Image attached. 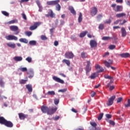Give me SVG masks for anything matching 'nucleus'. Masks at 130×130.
Returning <instances> with one entry per match:
<instances>
[{
	"instance_id": "f257e3e1",
	"label": "nucleus",
	"mask_w": 130,
	"mask_h": 130,
	"mask_svg": "<svg viewBox=\"0 0 130 130\" xmlns=\"http://www.w3.org/2000/svg\"><path fill=\"white\" fill-rule=\"evenodd\" d=\"M111 7L112 8L113 11L116 12H122V10H123L122 6L117 5L115 4H112Z\"/></svg>"
},
{
	"instance_id": "f03ea898",
	"label": "nucleus",
	"mask_w": 130,
	"mask_h": 130,
	"mask_svg": "<svg viewBox=\"0 0 130 130\" xmlns=\"http://www.w3.org/2000/svg\"><path fill=\"white\" fill-rule=\"evenodd\" d=\"M58 3H59V0L47 1L46 5L47 6H55V5H57Z\"/></svg>"
},
{
	"instance_id": "7ed1b4c3",
	"label": "nucleus",
	"mask_w": 130,
	"mask_h": 130,
	"mask_svg": "<svg viewBox=\"0 0 130 130\" xmlns=\"http://www.w3.org/2000/svg\"><path fill=\"white\" fill-rule=\"evenodd\" d=\"M40 25H41V22H35L32 26L29 27V30H31V31H33V30L37 29V27H38V26H40Z\"/></svg>"
},
{
	"instance_id": "20e7f679",
	"label": "nucleus",
	"mask_w": 130,
	"mask_h": 130,
	"mask_svg": "<svg viewBox=\"0 0 130 130\" xmlns=\"http://www.w3.org/2000/svg\"><path fill=\"white\" fill-rule=\"evenodd\" d=\"M115 100V95L112 96L110 99H108V102L107 103V105L108 106H111L113 104V101Z\"/></svg>"
},
{
	"instance_id": "39448f33",
	"label": "nucleus",
	"mask_w": 130,
	"mask_h": 130,
	"mask_svg": "<svg viewBox=\"0 0 130 130\" xmlns=\"http://www.w3.org/2000/svg\"><path fill=\"white\" fill-rule=\"evenodd\" d=\"M89 45L91 48H95L98 45L97 42L94 40H91L89 42Z\"/></svg>"
},
{
	"instance_id": "423d86ee",
	"label": "nucleus",
	"mask_w": 130,
	"mask_h": 130,
	"mask_svg": "<svg viewBox=\"0 0 130 130\" xmlns=\"http://www.w3.org/2000/svg\"><path fill=\"white\" fill-rule=\"evenodd\" d=\"M90 64H91V62H90V61H87V65L85 68L86 75H88V73H90V72H91V67H90Z\"/></svg>"
},
{
	"instance_id": "0eeeda50",
	"label": "nucleus",
	"mask_w": 130,
	"mask_h": 130,
	"mask_svg": "<svg viewBox=\"0 0 130 130\" xmlns=\"http://www.w3.org/2000/svg\"><path fill=\"white\" fill-rule=\"evenodd\" d=\"M6 39L7 40H18V38L15 36L13 35H9L5 37Z\"/></svg>"
},
{
	"instance_id": "6e6552de",
	"label": "nucleus",
	"mask_w": 130,
	"mask_h": 130,
	"mask_svg": "<svg viewBox=\"0 0 130 130\" xmlns=\"http://www.w3.org/2000/svg\"><path fill=\"white\" fill-rule=\"evenodd\" d=\"M64 56L66 58H74V53L72 52H66L64 54Z\"/></svg>"
},
{
	"instance_id": "1a4fd4ad",
	"label": "nucleus",
	"mask_w": 130,
	"mask_h": 130,
	"mask_svg": "<svg viewBox=\"0 0 130 130\" xmlns=\"http://www.w3.org/2000/svg\"><path fill=\"white\" fill-rule=\"evenodd\" d=\"M56 110H57V107L49 109L48 111V114H49V115L54 114V113H55V112H56Z\"/></svg>"
},
{
	"instance_id": "9d476101",
	"label": "nucleus",
	"mask_w": 130,
	"mask_h": 130,
	"mask_svg": "<svg viewBox=\"0 0 130 130\" xmlns=\"http://www.w3.org/2000/svg\"><path fill=\"white\" fill-rule=\"evenodd\" d=\"M98 12V10L97 9V7H93L91 8V11L90 12L91 14V16L93 17V16H95L97 14V13Z\"/></svg>"
},
{
	"instance_id": "9b49d317",
	"label": "nucleus",
	"mask_w": 130,
	"mask_h": 130,
	"mask_svg": "<svg viewBox=\"0 0 130 130\" xmlns=\"http://www.w3.org/2000/svg\"><path fill=\"white\" fill-rule=\"evenodd\" d=\"M52 79L54 80V81H55V82H57V83H60V84H64V81H63V80L60 79L59 78L56 76H53Z\"/></svg>"
},
{
	"instance_id": "f8f14e48",
	"label": "nucleus",
	"mask_w": 130,
	"mask_h": 130,
	"mask_svg": "<svg viewBox=\"0 0 130 130\" xmlns=\"http://www.w3.org/2000/svg\"><path fill=\"white\" fill-rule=\"evenodd\" d=\"M49 108L47 106H42L41 107V109L43 113H47L48 114Z\"/></svg>"
},
{
	"instance_id": "ddd939ff",
	"label": "nucleus",
	"mask_w": 130,
	"mask_h": 130,
	"mask_svg": "<svg viewBox=\"0 0 130 130\" xmlns=\"http://www.w3.org/2000/svg\"><path fill=\"white\" fill-rule=\"evenodd\" d=\"M18 116L20 119H21V120H24L25 118H27V117H28V115L25 114L23 113H19L18 114Z\"/></svg>"
},
{
	"instance_id": "4468645a",
	"label": "nucleus",
	"mask_w": 130,
	"mask_h": 130,
	"mask_svg": "<svg viewBox=\"0 0 130 130\" xmlns=\"http://www.w3.org/2000/svg\"><path fill=\"white\" fill-rule=\"evenodd\" d=\"M45 16L47 17H50L51 18H54V17H55V14L53 13L52 10H50V12H48V14H46Z\"/></svg>"
},
{
	"instance_id": "2eb2a0df",
	"label": "nucleus",
	"mask_w": 130,
	"mask_h": 130,
	"mask_svg": "<svg viewBox=\"0 0 130 130\" xmlns=\"http://www.w3.org/2000/svg\"><path fill=\"white\" fill-rule=\"evenodd\" d=\"M113 62V60H111V62H108L107 60H104L103 63L105 64V67H107V68H110V64H112Z\"/></svg>"
},
{
	"instance_id": "dca6fc26",
	"label": "nucleus",
	"mask_w": 130,
	"mask_h": 130,
	"mask_svg": "<svg viewBox=\"0 0 130 130\" xmlns=\"http://www.w3.org/2000/svg\"><path fill=\"white\" fill-rule=\"evenodd\" d=\"M121 57H123L124 58H127V57H129L130 54L128 53H123L119 54Z\"/></svg>"
},
{
	"instance_id": "f3484780",
	"label": "nucleus",
	"mask_w": 130,
	"mask_h": 130,
	"mask_svg": "<svg viewBox=\"0 0 130 130\" xmlns=\"http://www.w3.org/2000/svg\"><path fill=\"white\" fill-rule=\"evenodd\" d=\"M121 33L122 37H125V36H126V30H125V28L124 27H121Z\"/></svg>"
},
{
	"instance_id": "a211bd4d",
	"label": "nucleus",
	"mask_w": 130,
	"mask_h": 130,
	"mask_svg": "<svg viewBox=\"0 0 130 130\" xmlns=\"http://www.w3.org/2000/svg\"><path fill=\"white\" fill-rule=\"evenodd\" d=\"M36 4L37 6L39 7V11L41 12L42 10H43V7L41 6V4H40V2L39 0L36 1Z\"/></svg>"
},
{
	"instance_id": "6ab92c4d",
	"label": "nucleus",
	"mask_w": 130,
	"mask_h": 130,
	"mask_svg": "<svg viewBox=\"0 0 130 130\" xmlns=\"http://www.w3.org/2000/svg\"><path fill=\"white\" fill-rule=\"evenodd\" d=\"M125 16H126V14L124 13H118L116 15V18H123Z\"/></svg>"
},
{
	"instance_id": "aec40b11",
	"label": "nucleus",
	"mask_w": 130,
	"mask_h": 130,
	"mask_svg": "<svg viewBox=\"0 0 130 130\" xmlns=\"http://www.w3.org/2000/svg\"><path fill=\"white\" fill-rule=\"evenodd\" d=\"M10 29L11 31H18V29H19V28L18 27V26H16V25H12L10 27Z\"/></svg>"
},
{
	"instance_id": "412c9836",
	"label": "nucleus",
	"mask_w": 130,
	"mask_h": 130,
	"mask_svg": "<svg viewBox=\"0 0 130 130\" xmlns=\"http://www.w3.org/2000/svg\"><path fill=\"white\" fill-rule=\"evenodd\" d=\"M13 59H14L15 61H21L23 60V57H22V56H15L13 58Z\"/></svg>"
},
{
	"instance_id": "4be33fe9",
	"label": "nucleus",
	"mask_w": 130,
	"mask_h": 130,
	"mask_svg": "<svg viewBox=\"0 0 130 130\" xmlns=\"http://www.w3.org/2000/svg\"><path fill=\"white\" fill-rule=\"evenodd\" d=\"M7 46L8 47H10L11 48H16V44L15 43L12 44L11 43H9L7 44Z\"/></svg>"
},
{
	"instance_id": "5701e85b",
	"label": "nucleus",
	"mask_w": 130,
	"mask_h": 130,
	"mask_svg": "<svg viewBox=\"0 0 130 130\" xmlns=\"http://www.w3.org/2000/svg\"><path fill=\"white\" fill-rule=\"evenodd\" d=\"M69 11H70L71 13L73 14V15H76V11H75V9H74V7H69Z\"/></svg>"
},
{
	"instance_id": "b1692460",
	"label": "nucleus",
	"mask_w": 130,
	"mask_h": 130,
	"mask_svg": "<svg viewBox=\"0 0 130 130\" xmlns=\"http://www.w3.org/2000/svg\"><path fill=\"white\" fill-rule=\"evenodd\" d=\"M27 75H29L28 78H33L34 76V73H33V71L29 70V72H27Z\"/></svg>"
},
{
	"instance_id": "393cba45",
	"label": "nucleus",
	"mask_w": 130,
	"mask_h": 130,
	"mask_svg": "<svg viewBox=\"0 0 130 130\" xmlns=\"http://www.w3.org/2000/svg\"><path fill=\"white\" fill-rule=\"evenodd\" d=\"M87 31H83L80 33V34L79 35V37H80V38H83V37H85V36H86V34H87Z\"/></svg>"
},
{
	"instance_id": "a878e982",
	"label": "nucleus",
	"mask_w": 130,
	"mask_h": 130,
	"mask_svg": "<svg viewBox=\"0 0 130 130\" xmlns=\"http://www.w3.org/2000/svg\"><path fill=\"white\" fill-rule=\"evenodd\" d=\"M26 88L27 89L28 92H32V85L30 84H27L26 85Z\"/></svg>"
},
{
	"instance_id": "bb28decb",
	"label": "nucleus",
	"mask_w": 130,
	"mask_h": 130,
	"mask_svg": "<svg viewBox=\"0 0 130 130\" xmlns=\"http://www.w3.org/2000/svg\"><path fill=\"white\" fill-rule=\"evenodd\" d=\"M16 23H18V20L14 19L7 22V24L11 25V24H15Z\"/></svg>"
},
{
	"instance_id": "cd10ccee",
	"label": "nucleus",
	"mask_w": 130,
	"mask_h": 130,
	"mask_svg": "<svg viewBox=\"0 0 130 130\" xmlns=\"http://www.w3.org/2000/svg\"><path fill=\"white\" fill-rule=\"evenodd\" d=\"M62 62H64L65 63H66L67 66H68V67H70L71 64V61L69 60H67L66 59H63Z\"/></svg>"
},
{
	"instance_id": "c85d7f7f",
	"label": "nucleus",
	"mask_w": 130,
	"mask_h": 130,
	"mask_svg": "<svg viewBox=\"0 0 130 130\" xmlns=\"http://www.w3.org/2000/svg\"><path fill=\"white\" fill-rule=\"evenodd\" d=\"M20 42H22V43H28V40L25 39V38H21L19 39Z\"/></svg>"
},
{
	"instance_id": "c756f323",
	"label": "nucleus",
	"mask_w": 130,
	"mask_h": 130,
	"mask_svg": "<svg viewBox=\"0 0 130 130\" xmlns=\"http://www.w3.org/2000/svg\"><path fill=\"white\" fill-rule=\"evenodd\" d=\"M96 77H98V73H94L91 74L90 76V79H95V78H96Z\"/></svg>"
},
{
	"instance_id": "7c9ffc66",
	"label": "nucleus",
	"mask_w": 130,
	"mask_h": 130,
	"mask_svg": "<svg viewBox=\"0 0 130 130\" xmlns=\"http://www.w3.org/2000/svg\"><path fill=\"white\" fill-rule=\"evenodd\" d=\"M47 95H50L51 96H53L54 95H55V92L54 91H49L47 92Z\"/></svg>"
},
{
	"instance_id": "2f4dec72",
	"label": "nucleus",
	"mask_w": 130,
	"mask_h": 130,
	"mask_svg": "<svg viewBox=\"0 0 130 130\" xmlns=\"http://www.w3.org/2000/svg\"><path fill=\"white\" fill-rule=\"evenodd\" d=\"M82 20H83V18H82V13H80L78 17V22L81 23Z\"/></svg>"
},
{
	"instance_id": "473e14b6",
	"label": "nucleus",
	"mask_w": 130,
	"mask_h": 130,
	"mask_svg": "<svg viewBox=\"0 0 130 130\" xmlns=\"http://www.w3.org/2000/svg\"><path fill=\"white\" fill-rule=\"evenodd\" d=\"M29 45H32L33 46L36 45V41H30L29 42Z\"/></svg>"
},
{
	"instance_id": "72a5a7b5",
	"label": "nucleus",
	"mask_w": 130,
	"mask_h": 130,
	"mask_svg": "<svg viewBox=\"0 0 130 130\" xmlns=\"http://www.w3.org/2000/svg\"><path fill=\"white\" fill-rule=\"evenodd\" d=\"M111 39H112V38L110 37H103L102 38V40H110Z\"/></svg>"
},
{
	"instance_id": "f704fd0d",
	"label": "nucleus",
	"mask_w": 130,
	"mask_h": 130,
	"mask_svg": "<svg viewBox=\"0 0 130 130\" xmlns=\"http://www.w3.org/2000/svg\"><path fill=\"white\" fill-rule=\"evenodd\" d=\"M55 6H56V10L58 11H60V9L61 8V7H60V5L58 3H57V4L55 5Z\"/></svg>"
},
{
	"instance_id": "c9c22d12",
	"label": "nucleus",
	"mask_w": 130,
	"mask_h": 130,
	"mask_svg": "<svg viewBox=\"0 0 130 130\" xmlns=\"http://www.w3.org/2000/svg\"><path fill=\"white\" fill-rule=\"evenodd\" d=\"M0 85L1 87H4L5 86V82H4V80H3V78H0Z\"/></svg>"
},
{
	"instance_id": "e433bc0d",
	"label": "nucleus",
	"mask_w": 130,
	"mask_h": 130,
	"mask_svg": "<svg viewBox=\"0 0 130 130\" xmlns=\"http://www.w3.org/2000/svg\"><path fill=\"white\" fill-rule=\"evenodd\" d=\"M25 60H26V61H28V62L29 63L32 62V58L30 56H28L26 58Z\"/></svg>"
},
{
	"instance_id": "4c0bfd02",
	"label": "nucleus",
	"mask_w": 130,
	"mask_h": 130,
	"mask_svg": "<svg viewBox=\"0 0 130 130\" xmlns=\"http://www.w3.org/2000/svg\"><path fill=\"white\" fill-rule=\"evenodd\" d=\"M55 105H57L59 103V99H55L54 100Z\"/></svg>"
},
{
	"instance_id": "58836bf2",
	"label": "nucleus",
	"mask_w": 130,
	"mask_h": 130,
	"mask_svg": "<svg viewBox=\"0 0 130 130\" xmlns=\"http://www.w3.org/2000/svg\"><path fill=\"white\" fill-rule=\"evenodd\" d=\"M81 55L82 58H86L87 57V56L86 55V53H85L84 52H82L81 53Z\"/></svg>"
},
{
	"instance_id": "ea45409f",
	"label": "nucleus",
	"mask_w": 130,
	"mask_h": 130,
	"mask_svg": "<svg viewBox=\"0 0 130 130\" xmlns=\"http://www.w3.org/2000/svg\"><path fill=\"white\" fill-rule=\"evenodd\" d=\"M115 45H110L109 46V49H110L111 50H112L113 49H115Z\"/></svg>"
},
{
	"instance_id": "a19ab883",
	"label": "nucleus",
	"mask_w": 130,
	"mask_h": 130,
	"mask_svg": "<svg viewBox=\"0 0 130 130\" xmlns=\"http://www.w3.org/2000/svg\"><path fill=\"white\" fill-rule=\"evenodd\" d=\"M28 80H24V79H21L20 80L19 83L20 84H26Z\"/></svg>"
},
{
	"instance_id": "79ce46f5",
	"label": "nucleus",
	"mask_w": 130,
	"mask_h": 130,
	"mask_svg": "<svg viewBox=\"0 0 130 130\" xmlns=\"http://www.w3.org/2000/svg\"><path fill=\"white\" fill-rule=\"evenodd\" d=\"M103 113L100 114L98 117V120H101V119H102V117H103Z\"/></svg>"
},
{
	"instance_id": "37998d69",
	"label": "nucleus",
	"mask_w": 130,
	"mask_h": 130,
	"mask_svg": "<svg viewBox=\"0 0 130 130\" xmlns=\"http://www.w3.org/2000/svg\"><path fill=\"white\" fill-rule=\"evenodd\" d=\"M99 29L100 30H103L104 29V24H100L99 26Z\"/></svg>"
},
{
	"instance_id": "c03bdc74",
	"label": "nucleus",
	"mask_w": 130,
	"mask_h": 130,
	"mask_svg": "<svg viewBox=\"0 0 130 130\" xmlns=\"http://www.w3.org/2000/svg\"><path fill=\"white\" fill-rule=\"evenodd\" d=\"M121 19H118L114 22V25H117V24H119V22H121Z\"/></svg>"
},
{
	"instance_id": "a18cd8bd",
	"label": "nucleus",
	"mask_w": 130,
	"mask_h": 130,
	"mask_svg": "<svg viewBox=\"0 0 130 130\" xmlns=\"http://www.w3.org/2000/svg\"><path fill=\"white\" fill-rule=\"evenodd\" d=\"M90 124L93 127H96L97 126V124L95 122H90Z\"/></svg>"
},
{
	"instance_id": "49530a36",
	"label": "nucleus",
	"mask_w": 130,
	"mask_h": 130,
	"mask_svg": "<svg viewBox=\"0 0 130 130\" xmlns=\"http://www.w3.org/2000/svg\"><path fill=\"white\" fill-rule=\"evenodd\" d=\"M2 13L4 16H6V17H9V13L7 12V11H2Z\"/></svg>"
},
{
	"instance_id": "de8ad7c7",
	"label": "nucleus",
	"mask_w": 130,
	"mask_h": 130,
	"mask_svg": "<svg viewBox=\"0 0 130 130\" xmlns=\"http://www.w3.org/2000/svg\"><path fill=\"white\" fill-rule=\"evenodd\" d=\"M105 79H108L109 80H111V79H113V77L109 76V75H105L104 76Z\"/></svg>"
},
{
	"instance_id": "09e8293b",
	"label": "nucleus",
	"mask_w": 130,
	"mask_h": 130,
	"mask_svg": "<svg viewBox=\"0 0 130 130\" xmlns=\"http://www.w3.org/2000/svg\"><path fill=\"white\" fill-rule=\"evenodd\" d=\"M126 22H127V21H126V20H125V19H124V20H123V22H121V21L120 22L119 25H120V26H122V25H124V24H125V23H126Z\"/></svg>"
},
{
	"instance_id": "8fccbe9b",
	"label": "nucleus",
	"mask_w": 130,
	"mask_h": 130,
	"mask_svg": "<svg viewBox=\"0 0 130 130\" xmlns=\"http://www.w3.org/2000/svg\"><path fill=\"white\" fill-rule=\"evenodd\" d=\"M125 107H130V99H128L127 100V104H125Z\"/></svg>"
},
{
	"instance_id": "3c124183",
	"label": "nucleus",
	"mask_w": 130,
	"mask_h": 130,
	"mask_svg": "<svg viewBox=\"0 0 130 130\" xmlns=\"http://www.w3.org/2000/svg\"><path fill=\"white\" fill-rule=\"evenodd\" d=\"M19 71L21 72H27V68H21L19 69Z\"/></svg>"
},
{
	"instance_id": "603ef678",
	"label": "nucleus",
	"mask_w": 130,
	"mask_h": 130,
	"mask_svg": "<svg viewBox=\"0 0 130 130\" xmlns=\"http://www.w3.org/2000/svg\"><path fill=\"white\" fill-rule=\"evenodd\" d=\"M41 39H42V40H47V37H46V36L44 35L41 36Z\"/></svg>"
},
{
	"instance_id": "864d4df0",
	"label": "nucleus",
	"mask_w": 130,
	"mask_h": 130,
	"mask_svg": "<svg viewBox=\"0 0 130 130\" xmlns=\"http://www.w3.org/2000/svg\"><path fill=\"white\" fill-rule=\"evenodd\" d=\"M21 16L24 20L25 21L27 20V17L26 16V14H25V13H22Z\"/></svg>"
},
{
	"instance_id": "5fc2aeb1",
	"label": "nucleus",
	"mask_w": 130,
	"mask_h": 130,
	"mask_svg": "<svg viewBox=\"0 0 130 130\" xmlns=\"http://www.w3.org/2000/svg\"><path fill=\"white\" fill-rule=\"evenodd\" d=\"M110 23H111V19H108V20H105L104 21L105 24H110Z\"/></svg>"
},
{
	"instance_id": "6e6d98bb",
	"label": "nucleus",
	"mask_w": 130,
	"mask_h": 130,
	"mask_svg": "<svg viewBox=\"0 0 130 130\" xmlns=\"http://www.w3.org/2000/svg\"><path fill=\"white\" fill-rule=\"evenodd\" d=\"M26 35H27V36H31V35H32V32L31 31H26L25 32Z\"/></svg>"
},
{
	"instance_id": "4d7b16f0",
	"label": "nucleus",
	"mask_w": 130,
	"mask_h": 130,
	"mask_svg": "<svg viewBox=\"0 0 130 130\" xmlns=\"http://www.w3.org/2000/svg\"><path fill=\"white\" fill-rule=\"evenodd\" d=\"M95 68L96 70H100V69H101V67L98 64H95Z\"/></svg>"
},
{
	"instance_id": "13d9d810",
	"label": "nucleus",
	"mask_w": 130,
	"mask_h": 130,
	"mask_svg": "<svg viewBox=\"0 0 130 130\" xmlns=\"http://www.w3.org/2000/svg\"><path fill=\"white\" fill-rule=\"evenodd\" d=\"M122 101V98H118L117 100V103H119Z\"/></svg>"
},
{
	"instance_id": "bf43d9fd",
	"label": "nucleus",
	"mask_w": 130,
	"mask_h": 130,
	"mask_svg": "<svg viewBox=\"0 0 130 130\" xmlns=\"http://www.w3.org/2000/svg\"><path fill=\"white\" fill-rule=\"evenodd\" d=\"M102 17H103L102 14H99L97 16L96 18H97L98 20H100V19H101V18H102Z\"/></svg>"
},
{
	"instance_id": "052dcab7",
	"label": "nucleus",
	"mask_w": 130,
	"mask_h": 130,
	"mask_svg": "<svg viewBox=\"0 0 130 130\" xmlns=\"http://www.w3.org/2000/svg\"><path fill=\"white\" fill-rule=\"evenodd\" d=\"M60 26H63L64 25V21L62 20H60Z\"/></svg>"
},
{
	"instance_id": "680f3d73",
	"label": "nucleus",
	"mask_w": 130,
	"mask_h": 130,
	"mask_svg": "<svg viewBox=\"0 0 130 130\" xmlns=\"http://www.w3.org/2000/svg\"><path fill=\"white\" fill-rule=\"evenodd\" d=\"M30 0H21L19 3L20 4H23V3H27V2H29Z\"/></svg>"
},
{
	"instance_id": "e2e57ef3",
	"label": "nucleus",
	"mask_w": 130,
	"mask_h": 130,
	"mask_svg": "<svg viewBox=\"0 0 130 130\" xmlns=\"http://www.w3.org/2000/svg\"><path fill=\"white\" fill-rule=\"evenodd\" d=\"M116 3H117V4H122L123 0H116Z\"/></svg>"
},
{
	"instance_id": "0e129e2a",
	"label": "nucleus",
	"mask_w": 130,
	"mask_h": 130,
	"mask_svg": "<svg viewBox=\"0 0 130 130\" xmlns=\"http://www.w3.org/2000/svg\"><path fill=\"white\" fill-rule=\"evenodd\" d=\"M106 116L107 118H108V119H110V118H111V117H112V116L109 114H106Z\"/></svg>"
},
{
	"instance_id": "69168bd1",
	"label": "nucleus",
	"mask_w": 130,
	"mask_h": 130,
	"mask_svg": "<svg viewBox=\"0 0 130 130\" xmlns=\"http://www.w3.org/2000/svg\"><path fill=\"white\" fill-rule=\"evenodd\" d=\"M109 123L110 124H111V125H115V123L114 122V121H109Z\"/></svg>"
},
{
	"instance_id": "338daca9",
	"label": "nucleus",
	"mask_w": 130,
	"mask_h": 130,
	"mask_svg": "<svg viewBox=\"0 0 130 130\" xmlns=\"http://www.w3.org/2000/svg\"><path fill=\"white\" fill-rule=\"evenodd\" d=\"M67 91V88H64V89H60L59 90V92H62V93L64 92H66Z\"/></svg>"
},
{
	"instance_id": "774afa93",
	"label": "nucleus",
	"mask_w": 130,
	"mask_h": 130,
	"mask_svg": "<svg viewBox=\"0 0 130 130\" xmlns=\"http://www.w3.org/2000/svg\"><path fill=\"white\" fill-rule=\"evenodd\" d=\"M95 95H96V92L92 91L91 94V96L94 97L95 96Z\"/></svg>"
}]
</instances>
